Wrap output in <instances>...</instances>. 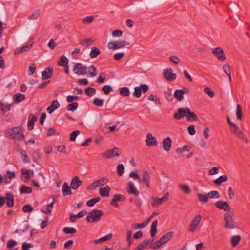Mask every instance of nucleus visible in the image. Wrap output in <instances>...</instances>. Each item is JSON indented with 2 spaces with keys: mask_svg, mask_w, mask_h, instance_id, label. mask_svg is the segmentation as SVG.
<instances>
[{
  "mask_svg": "<svg viewBox=\"0 0 250 250\" xmlns=\"http://www.w3.org/2000/svg\"><path fill=\"white\" fill-rule=\"evenodd\" d=\"M104 214V212L102 210L93 209L89 212L87 216L86 221L88 223L97 222L100 220Z\"/></svg>",
  "mask_w": 250,
  "mask_h": 250,
  "instance_id": "nucleus-1",
  "label": "nucleus"
},
{
  "mask_svg": "<svg viewBox=\"0 0 250 250\" xmlns=\"http://www.w3.org/2000/svg\"><path fill=\"white\" fill-rule=\"evenodd\" d=\"M157 225L158 221L157 220H154L151 225L150 231V234L151 236L150 238L148 239H145L142 242L146 247L148 245L152 243V242L154 240L156 235L157 232Z\"/></svg>",
  "mask_w": 250,
  "mask_h": 250,
  "instance_id": "nucleus-2",
  "label": "nucleus"
},
{
  "mask_svg": "<svg viewBox=\"0 0 250 250\" xmlns=\"http://www.w3.org/2000/svg\"><path fill=\"white\" fill-rule=\"evenodd\" d=\"M234 213L232 212H227L224 215L225 227L226 229H234L235 227L234 219Z\"/></svg>",
  "mask_w": 250,
  "mask_h": 250,
  "instance_id": "nucleus-3",
  "label": "nucleus"
},
{
  "mask_svg": "<svg viewBox=\"0 0 250 250\" xmlns=\"http://www.w3.org/2000/svg\"><path fill=\"white\" fill-rule=\"evenodd\" d=\"M11 138L18 140H22L25 136L22 132L21 126H15L11 129Z\"/></svg>",
  "mask_w": 250,
  "mask_h": 250,
  "instance_id": "nucleus-4",
  "label": "nucleus"
},
{
  "mask_svg": "<svg viewBox=\"0 0 250 250\" xmlns=\"http://www.w3.org/2000/svg\"><path fill=\"white\" fill-rule=\"evenodd\" d=\"M121 154V150L118 147H115L113 149H108L102 154L103 157L110 159L115 157L119 156Z\"/></svg>",
  "mask_w": 250,
  "mask_h": 250,
  "instance_id": "nucleus-5",
  "label": "nucleus"
},
{
  "mask_svg": "<svg viewBox=\"0 0 250 250\" xmlns=\"http://www.w3.org/2000/svg\"><path fill=\"white\" fill-rule=\"evenodd\" d=\"M149 87L147 85L145 84H140L139 86L135 87L133 95L136 98H140L141 96L142 93H146Z\"/></svg>",
  "mask_w": 250,
  "mask_h": 250,
  "instance_id": "nucleus-6",
  "label": "nucleus"
},
{
  "mask_svg": "<svg viewBox=\"0 0 250 250\" xmlns=\"http://www.w3.org/2000/svg\"><path fill=\"white\" fill-rule=\"evenodd\" d=\"M211 52L219 60L224 61L226 60V57L224 53L223 49L221 47H218L212 49Z\"/></svg>",
  "mask_w": 250,
  "mask_h": 250,
  "instance_id": "nucleus-7",
  "label": "nucleus"
},
{
  "mask_svg": "<svg viewBox=\"0 0 250 250\" xmlns=\"http://www.w3.org/2000/svg\"><path fill=\"white\" fill-rule=\"evenodd\" d=\"M168 193H166L162 198L151 197V199L153 201L151 205L153 207L155 208L161 205L163 202L167 200L168 198Z\"/></svg>",
  "mask_w": 250,
  "mask_h": 250,
  "instance_id": "nucleus-8",
  "label": "nucleus"
},
{
  "mask_svg": "<svg viewBox=\"0 0 250 250\" xmlns=\"http://www.w3.org/2000/svg\"><path fill=\"white\" fill-rule=\"evenodd\" d=\"M100 182H103L104 183L108 182V180L105 177H103L101 179L97 180L91 183L86 188L87 190H92L96 189L98 187H101L104 185V184H100Z\"/></svg>",
  "mask_w": 250,
  "mask_h": 250,
  "instance_id": "nucleus-9",
  "label": "nucleus"
},
{
  "mask_svg": "<svg viewBox=\"0 0 250 250\" xmlns=\"http://www.w3.org/2000/svg\"><path fill=\"white\" fill-rule=\"evenodd\" d=\"M145 142L146 146H148L155 147L158 144L156 138L154 137L150 132H149L146 134V138Z\"/></svg>",
  "mask_w": 250,
  "mask_h": 250,
  "instance_id": "nucleus-10",
  "label": "nucleus"
},
{
  "mask_svg": "<svg viewBox=\"0 0 250 250\" xmlns=\"http://www.w3.org/2000/svg\"><path fill=\"white\" fill-rule=\"evenodd\" d=\"M230 131L236 134V135L241 140L247 143V139L244 137L243 132L238 126H230Z\"/></svg>",
  "mask_w": 250,
  "mask_h": 250,
  "instance_id": "nucleus-11",
  "label": "nucleus"
},
{
  "mask_svg": "<svg viewBox=\"0 0 250 250\" xmlns=\"http://www.w3.org/2000/svg\"><path fill=\"white\" fill-rule=\"evenodd\" d=\"M201 215H198L192 220L188 229L189 232H194L195 231L197 227L201 222Z\"/></svg>",
  "mask_w": 250,
  "mask_h": 250,
  "instance_id": "nucleus-12",
  "label": "nucleus"
},
{
  "mask_svg": "<svg viewBox=\"0 0 250 250\" xmlns=\"http://www.w3.org/2000/svg\"><path fill=\"white\" fill-rule=\"evenodd\" d=\"M125 200V197L124 195L122 194H115L113 196V198L110 201V205L114 206L116 208H119L118 204V201H124Z\"/></svg>",
  "mask_w": 250,
  "mask_h": 250,
  "instance_id": "nucleus-13",
  "label": "nucleus"
},
{
  "mask_svg": "<svg viewBox=\"0 0 250 250\" xmlns=\"http://www.w3.org/2000/svg\"><path fill=\"white\" fill-rule=\"evenodd\" d=\"M215 205L216 208L220 209H222L227 211V212H230V207L226 201H218L215 203Z\"/></svg>",
  "mask_w": 250,
  "mask_h": 250,
  "instance_id": "nucleus-14",
  "label": "nucleus"
},
{
  "mask_svg": "<svg viewBox=\"0 0 250 250\" xmlns=\"http://www.w3.org/2000/svg\"><path fill=\"white\" fill-rule=\"evenodd\" d=\"M53 68L49 66L45 68V70L42 72V80H47L50 78L53 75Z\"/></svg>",
  "mask_w": 250,
  "mask_h": 250,
  "instance_id": "nucleus-15",
  "label": "nucleus"
},
{
  "mask_svg": "<svg viewBox=\"0 0 250 250\" xmlns=\"http://www.w3.org/2000/svg\"><path fill=\"white\" fill-rule=\"evenodd\" d=\"M82 184V182L79 179L78 176H75L72 179L70 186L72 189L77 190Z\"/></svg>",
  "mask_w": 250,
  "mask_h": 250,
  "instance_id": "nucleus-16",
  "label": "nucleus"
},
{
  "mask_svg": "<svg viewBox=\"0 0 250 250\" xmlns=\"http://www.w3.org/2000/svg\"><path fill=\"white\" fill-rule=\"evenodd\" d=\"M5 201H6V206L11 208L14 205V196L11 192H6L5 193Z\"/></svg>",
  "mask_w": 250,
  "mask_h": 250,
  "instance_id": "nucleus-17",
  "label": "nucleus"
},
{
  "mask_svg": "<svg viewBox=\"0 0 250 250\" xmlns=\"http://www.w3.org/2000/svg\"><path fill=\"white\" fill-rule=\"evenodd\" d=\"M127 191L129 194H133L136 196L139 194V191L136 189L134 184L131 182L127 183Z\"/></svg>",
  "mask_w": 250,
  "mask_h": 250,
  "instance_id": "nucleus-18",
  "label": "nucleus"
},
{
  "mask_svg": "<svg viewBox=\"0 0 250 250\" xmlns=\"http://www.w3.org/2000/svg\"><path fill=\"white\" fill-rule=\"evenodd\" d=\"M164 95L166 100L170 101L172 100V88L169 85L165 86L163 88Z\"/></svg>",
  "mask_w": 250,
  "mask_h": 250,
  "instance_id": "nucleus-19",
  "label": "nucleus"
},
{
  "mask_svg": "<svg viewBox=\"0 0 250 250\" xmlns=\"http://www.w3.org/2000/svg\"><path fill=\"white\" fill-rule=\"evenodd\" d=\"M60 106V104L57 100L52 101L51 105L47 108V111L49 114L52 113L56 109Z\"/></svg>",
  "mask_w": 250,
  "mask_h": 250,
  "instance_id": "nucleus-20",
  "label": "nucleus"
},
{
  "mask_svg": "<svg viewBox=\"0 0 250 250\" xmlns=\"http://www.w3.org/2000/svg\"><path fill=\"white\" fill-rule=\"evenodd\" d=\"M187 113H186V120L188 121H196L198 119L197 115L192 112L188 108L186 107Z\"/></svg>",
  "mask_w": 250,
  "mask_h": 250,
  "instance_id": "nucleus-21",
  "label": "nucleus"
},
{
  "mask_svg": "<svg viewBox=\"0 0 250 250\" xmlns=\"http://www.w3.org/2000/svg\"><path fill=\"white\" fill-rule=\"evenodd\" d=\"M178 112L174 114L173 117L176 120H180L184 117H186L187 110L185 108H180L178 109Z\"/></svg>",
  "mask_w": 250,
  "mask_h": 250,
  "instance_id": "nucleus-22",
  "label": "nucleus"
},
{
  "mask_svg": "<svg viewBox=\"0 0 250 250\" xmlns=\"http://www.w3.org/2000/svg\"><path fill=\"white\" fill-rule=\"evenodd\" d=\"M171 143L172 141L170 137H166L163 140V147L166 151L170 150L171 146Z\"/></svg>",
  "mask_w": 250,
  "mask_h": 250,
  "instance_id": "nucleus-23",
  "label": "nucleus"
},
{
  "mask_svg": "<svg viewBox=\"0 0 250 250\" xmlns=\"http://www.w3.org/2000/svg\"><path fill=\"white\" fill-rule=\"evenodd\" d=\"M142 182H143L147 188H150L149 181L150 177L147 170L144 171L142 175Z\"/></svg>",
  "mask_w": 250,
  "mask_h": 250,
  "instance_id": "nucleus-24",
  "label": "nucleus"
},
{
  "mask_svg": "<svg viewBox=\"0 0 250 250\" xmlns=\"http://www.w3.org/2000/svg\"><path fill=\"white\" fill-rule=\"evenodd\" d=\"M71 186L69 187L67 182H64L62 187V191L64 196L71 195L72 194Z\"/></svg>",
  "mask_w": 250,
  "mask_h": 250,
  "instance_id": "nucleus-25",
  "label": "nucleus"
},
{
  "mask_svg": "<svg viewBox=\"0 0 250 250\" xmlns=\"http://www.w3.org/2000/svg\"><path fill=\"white\" fill-rule=\"evenodd\" d=\"M111 191V188L109 186H106L104 188H101L99 190V193L102 197H108Z\"/></svg>",
  "mask_w": 250,
  "mask_h": 250,
  "instance_id": "nucleus-26",
  "label": "nucleus"
},
{
  "mask_svg": "<svg viewBox=\"0 0 250 250\" xmlns=\"http://www.w3.org/2000/svg\"><path fill=\"white\" fill-rule=\"evenodd\" d=\"M32 192V188L25 185H21L19 188V192L20 194H30Z\"/></svg>",
  "mask_w": 250,
  "mask_h": 250,
  "instance_id": "nucleus-27",
  "label": "nucleus"
},
{
  "mask_svg": "<svg viewBox=\"0 0 250 250\" xmlns=\"http://www.w3.org/2000/svg\"><path fill=\"white\" fill-rule=\"evenodd\" d=\"M13 99L14 103H19L25 99V96L22 93H16L14 95Z\"/></svg>",
  "mask_w": 250,
  "mask_h": 250,
  "instance_id": "nucleus-28",
  "label": "nucleus"
},
{
  "mask_svg": "<svg viewBox=\"0 0 250 250\" xmlns=\"http://www.w3.org/2000/svg\"><path fill=\"white\" fill-rule=\"evenodd\" d=\"M68 63V60L66 57L64 55H62L60 57L58 65L59 66L66 67L67 66Z\"/></svg>",
  "mask_w": 250,
  "mask_h": 250,
  "instance_id": "nucleus-29",
  "label": "nucleus"
},
{
  "mask_svg": "<svg viewBox=\"0 0 250 250\" xmlns=\"http://www.w3.org/2000/svg\"><path fill=\"white\" fill-rule=\"evenodd\" d=\"M55 203V201H54V199L53 200V201L50 203V204H49L48 205H47L46 206V209H44V207H43V208H41V211L45 214H48L49 215H50L51 214V210L52 209V208L53 207V205H54V204Z\"/></svg>",
  "mask_w": 250,
  "mask_h": 250,
  "instance_id": "nucleus-30",
  "label": "nucleus"
},
{
  "mask_svg": "<svg viewBox=\"0 0 250 250\" xmlns=\"http://www.w3.org/2000/svg\"><path fill=\"white\" fill-rule=\"evenodd\" d=\"M228 177L226 175H222L219 176L218 178L213 181V183L216 186H220L223 182L227 181Z\"/></svg>",
  "mask_w": 250,
  "mask_h": 250,
  "instance_id": "nucleus-31",
  "label": "nucleus"
},
{
  "mask_svg": "<svg viewBox=\"0 0 250 250\" xmlns=\"http://www.w3.org/2000/svg\"><path fill=\"white\" fill-rule=\"evenodd\" d=\"M172 238V231L168 232L163 235L160 239L163 244L169 241Z\"/></svg>",
  "mask_w": 250,
  "mask_h": 250,
  "instance_id": "nucleus-32",
  "label": "nucleus"
},
{
  "mask_svg": "<svg viewBox=\"0 0 250 250\" xmlns=\"http://www.w3.org/2000/svg\"><path fill=\"white\" fill-rule=\"evenodd\" d=\"M241 237L240 235L233 236L231 238V244L234 247H236L240 243Z\"/></svg>",
  "mask_w": 250,
  "mask_h": 250,
  "instance_id": "nucleus-33",
  "label": "nucleus"
},
{
  "mask_svg": "<svg viewBox=\"0 0 250 250\" xmlns=\"http://www.w3.org/2000/svg\"><path fill=\"white\" fill-rule=\"evenodd\" d=\"M184 91L181 89L176 90L174 93V96L179 101H181L184 98Z\"/></svg>",
  "mask_w": 250,
  "mask_h": 250,
  "instance_id": "nucleus-34",
  "label": "nucleus"
},
{
  "mask_svg": "<svg viewBox=\"0 0 250 250\" xmlns=\"http://www.w3.org/2000/svg\"><path fill=\"white\" fill-rule=\"evenodd\" d=\"M100 53L101 51L99 48L96 47H92L89 55L91 58H94L97 57Z\"/></svg>",
  "mask_w": 250,
  "mask_h": 250,
  "instance_id": "nucleus-35",
  "label": "nucleus"
},
{
  "mask_svg": "<svg viewBox=\"0 0 250 250\" xmlns=\"http://www.w3.org/2000/svg\"><path fill=\"white\" fill-rule=\"evenodd\" d=\"M164 78L168 81H172V69L168 68L164 70L163 72Z\"/></svg>",
  "mask_w": 250,
  "mask_h": 250,
  "instance_id": "nucleus-36",
  "label": "nucleus"
},
{
  "mask_svg": "<svg viewBox=\"0 0 250 250\" xmlns=\"http://www.w3.org/2000/svg\"><path fill=\"white\" fill-rule=\"evenodd\" d=\"M120 94L122 96L128 97L130 95V92L129 88L127 87H124L119 88V89Z\"/></svg>",
  "mask_w": 250,
  "mask_h": 250,
  "instance_id": "nucleus-37",
  "label": "nucleus"
},
{
  "mask_svg": "<svg viewBox=\"0 0 250 250\" xmlns=\"http://www.w3.org/2000/svg\"><path fill=\"white\" fill-rule=\"evenodd\" d=\"M33 43H34V42H32L31 43H30L29 44L26 45L24 46L21 47L20 49L18 50L17 51H15L14 52V54H19V53L28 51V50H29L31 48Z\"/></svg>",
  "mask_w": 250,
  "mask_h": 250,
  "instance_id": "nucleus-38",
  "label": "nucleus"
},
{
  "mask_svg": "<svg viewBox=\"0 0 250 250\" xmlns=\"http://www.w3.org/2000/svg\"><path fill=\"white\" fill-rule=\"evenodd\" d=\"M63 232L66 234L73 235L77 232L76 229L73 227H64L63 229Z\"/></svg>",
  "mask_w": 250,
  "mask_h": 250,
  "instance_id": "nucleus-39",
  "label": "nucleus"
},
{
  "mask_svg": "<svg viewBox=\"0 0 250 250\" xmlns=\"http://www.w3.org/2000/svg\"><path fill=\"white\" fill-rule=\"evenodd\" d=\"M116 41V46L115 47H117V49L120 48L121 47H124L126 45H129V42H126L125 40H117Z\"/></svg>",
  "mask_w": 250,
  "mask_h": 250,
  "instance_id": "nucleus-40",
  "label": "nucleus"
},
{
  "mask_svg": "<svg viewBox=\"0 0 250 250\" xmlns=\"http://www.w3.org/2000/svg\"><path fill=\"white\" fill-rule=\"evenodd\" d=\"M197 197L198 200L201 202L206 203L208 201L207 193H197Z\"/></svg>",
  "mask_w": 250,
  "mask_h": 250,
  "instance_id": "nucleus-41",
  "label": "nucleus"
},
{
  "mask_svg": "<svg viewBox=\"0 0 250 250\" xmlns=\"http://www.w3.org/2000/svg\"><path fill=\"white\" fill-rule=\"evenodd\" d=\"M11 105L7 104L5 105L0 101V110L3 113H5L10 110Z\"/></svg>",
  "mask_w": 250,
  "mask_h": 250,
  "instance_id": "nucleus-42",
  "label": "nucleus"
},
{
  "mask_svg": "<svg viewBox=\"0 0 250 250\" xmlns=\"http://www.w3.org/2000/svg\"><path fill=\"white\" fill-rule=\"evenodd\" d=\"M78 105L79 104L77 102H72L67 106V110L68 111L73 112L77 109Z\"/></svg>",
  "mask_w": 250,
  "mask_h": 250,
  "instance_id": "nucleus-43",
  "label": "nucleus"
},
{
  "mask_svg": "<svg viewBox=\"0 0 250 250\" xmlns=\"http://www.w3.org/2000/svg\"><path fill=\"white\" fill-rule=\"evenodd\" d=\"M20 154L21 155L22 161L25 163H28L30 162L28 156L26 154V151L25 150L20 149Z\"/></svg>",
  "mask_w": 250,
  "mask_h": 250,
  "instance_id": "nucleus-44",
  "label": "nucleus"
},
{
  "mask_svg": "<svg viewBox=\"0 0 250 250\" xmlns=\"http://www.w3.org/2000/svg\"><path fill=\"white\" fill-rule=\"evenodd\" d=\"M21 227L23 228L22 229H20V230L16 229L15 231V233H19L20 231L23 233V232H25L26 230H27L29 229V224L27 223V222L25 221V222H23V223L21 225Z\"/></svg>",
  "mask_w": 250,
  "mask_h": 250,
  "instance_id": "nucleus-45",
  "label": "nucleus"
},
{
  "mask_svg": "<svg viewBox=\"0 0 250 250\" xmlns=\"http://www.w3.org/2000/svg\"><path fill=\"white\" fill-rule=\"evenodd\" d=\"M236 117L238 120H241L242 118L243 112L242 107L240 104H237L236 106Z\"/></svg>",
  "mask_w": 250,
  "mask_h": 250,
  "instance_id": "nucleus-46",
  "label": "nucleus"
},
{
  "mask_svg": "<svg viewBox=\"0 0 250 250\" xmlns=\"http://www.w3.org/2000/svg\"><path fill=\"white\" fill-rule=\"evenodd\" d=\"M84 92L87 96L91 97L96 93V90L94 88L88 87L84 89Z\"/></svg>",
  "mask_w": 250,
  "mask_h": 250,
  "instance_id": "nucleus-47",
  "label": "nucleus"
},
{
  "mask_svg": "<svg viewBox=\"0 0 250 250\" xmlns=\"http://www.w3.org/2000/svg\"><path fill=\"white\" fill-rule=\"evenodd\" d=\"M179 188L181 190L187 194H189L191 192V190L188 185H180Z\"/></svg>",
  "mask_w": 250,
  "mask_h": 250,
  "instance_id": "nucleus-48",
  "label": "nucleus"
},
{
  "mask_svg": "<svg viewBox=\"0 0 250 250\" xmlns=\"http://www.w3.org/2000/svg\"><path fill=\"white\" fill-rule=\"evenodd\" d=\"M80 133V131L78 130L73 131L70 135V140L71 142H74L76 140V137Z\"/></svg>",
  "mask_w": 250,
  "mask_h": 250,
  "instance_id": "nucleus-49",
  "label": "nucleus"
},
{
  "mask_svg": "<svg viewBox=\"0 0 250 250\" xmlns=\"http://www.w3.org/2000/svg\"><path fill=\"white\" fill-rule=\"evenodd\" d=\"M191 149L189 146L185 145L183 148H177L176 150V152L179 154H182L184 151H189Z\"/></svg>",
  "mask_w": 250,
  "mask_h": 250,
  "instance_id": "nucleus-50",
  "label": "nucleus"
},
{
  "mask_svg": "<svg viewBox=\"0 0 250 250\" xmlns=\"http://www.w3.org/2000/svg\"><path fill=\"white\" fill-rule=\"evenodd\" d=\"M37 120V118L33 114H31L29 116L27 125H34L35 122Z\"/></svg>",
  "mask_w": 250,
  "mask_h": 250,
  "instance_id": "nucleus-51",
  "label": "nucleus"
},
{
  "mask_svg": "<svg viewBox=\"0 0 250 250\" xmlns=\"http://www.w3.org/2000/svg\"><path fill=\"white\" fill-rule=\"evenodd\" d=\"M34 210L33 207L30 204H26L22 207V210L24 212L29 213L33 211Z\"/></svg>",
  "mask_w": 250,
  "mask_h": 250,
  "instance_id": "nucleus-52",
  "label": "nucleus"
},
{
  "mask_svg": "<svg viewBox=\"0 0 250 250\" xmlns=\"http://www.w3.org/2000/svg\"><path fill=\"white\" fill-rule=\"evenodd\" d=\"M82 64L80 63H76L73 66V71L77 75L82 71Z\"/></svg>",
  "mask_w": 250,
  "mask_h": 250,
  "instance_id": "nucleus-53",
  "label": "nucleus"
},
{
  "mask_svg": "<svg viewBox=\"0 0 250 250\" xmlns=\"http://www.w3.org/2000/svg\"><path fill=\"white\" fill-rule=\"evenodd\" d=\"M93 104L98 106V107H101L104 104V101L102 99H101L98 98H95L93 100Z\"/></svg>",
  "mask_w": 250,
  "mask_h": 250,
  "instance_id": "nucleus-54",
  "label": "nucleus"
},
{
  "mask_svg": "<svg viewBox=\"0 0 250 250\" xmlns=\"http://www.w3.org/2000/svg\"><path fill=\"white\" fill-rule=\"evenodd\" d=\"M124 166L122 164H119L117 167V174L119 176H121L124 173Z\"/></svg>",
  "mask_w": 250,
  "mask_h": 250,
  "instance_id": "nucleus-55",
  "label": "nucleus"
},
{
  "mask_svg": "<svg viewBox=\"0 0 250 250\" xmlns=\"http://www.w3.org/2000/svg\"><path fill=\"white\" fill-rule=\"evenodd\" d=\"M102 90L106 95L108 94L110 92L113 91V88L110 85H104L102 88Z\"/></svg>",
  "mask_w": 250,
  "mask_h": 250,
  "instance_id": "nucleus-56",
  "label": "nucleus"
},
{
  "mask_svg": "<svg viewBox=\"0 0 250 250\" xmlns=\"http://www.w3.org/2000/svg\"><path fill=\"white\" fill-rule=\"evenodd\" d=\"M208 198H218L219 197V193L217 191H212L207 193Z\"/></svg>",
  "mask_w": 250,
  "mask_h": 250,
  "instance_id": "nucleus-57",
  "label": "nucleus"
},
{
  "mask_svg": "<svg viewBox=\"0 0 250 250\" xmlns=\"http://www.w3.org/2000/svg\"><path fill=\"white\" fill-rule=\"evenodd\" d=\"M93 40L91 38H87L81 41V44L83 46H84L85 43L87 46H90L92 44Z\"/></svg>",
  "mask_w": 250,
  "mask_h": 250,
  "instance_id": "nucleus-58",
  "label": "nucleus"
},
{
  "mask_svg": "<svg viewBox=\"0 0 250 250\" xmlns=\"http://www.w3.org/2000/svg\"><path fill=\"white\" fill-rule=\"evenodd\" d=\"M162 245V242L161 241L160 239H159V240L155 241L152 246H150V248L152 249H158L160 248Z\"/></svg>",
  "mask_w": 250,
  "mask_h": 250,
  "instance_id": "nucleus-59",
  "label": "nucleus"
},
{
  "mask_svg": "<svg viewBox=\"0 0 250 250\" xmlns=\"http://www.w3.org/2000/svg\"><path fill=\"white\" fill-rule=\"evenodd\" d=\"M89 75L91 77H95L97 74L96 68L93 65H91L89 67Z\"/></svg>",
  "mask_w": 250,
  "mask_h": 250,
  "instance_id": "nucleus-60",
  "label": "nucleus"
},
{
  "mask_svg": "<svg viewBox=\"0 0 250 250\" xmlns=\"http://www.w3.org/2000/svg\"><path fill=\"white\" fill-rule=\"evenodd\" d=\"M105 79V74L104 73H100L99 76L96 80L97 83H103Z\"/></svg>",
  "mask_w": 250,
  "mask_h": 250,
  "instance_id": "nucleus-61",
  "label": "nucleus"
},
{
  "mask_svg": "<svg viewBox=\"0 0 250 250\" xmlns=\"http://www.w3.org/2000/svg\"><path fill=\"white\" fill-rule=\"evenodd\" d=\"M40 152L39 149L35 150L33 153V160L34 162H36L40 158Z\"/></svg>",
  "mask_w": 250,
  "mask_h": 250,
  "instance_id": "nucleus-62",
  "label": "nucleus"
},
{
  "mask_svg": "<svg viewBox=\"0 0 250 250\" xmlns=\"http://www.w3.org/2000/svg\"><path fill=\"white\" fill-rule=\"evenodd\" d=\"M94 19L93 16H88L86 17L83 18L82 21L84 23H90L92 22Z\"/></svg>",
  "mask_w": 250,
  "mask_h": 250,
  "instance_id": "nucleus-63",
  "label": "nucleus"
},
{
  "mask_svg": "<svg viewBox=\"0 0 250 250\" xmlns=\"http://www.w3.org/2000/svg\"><path fill=\"white\" fill-rule=\"evenodd\" d=\"M204 91L211 98L213 97L215 95L214 92L212 91L210 88L208 87H206L204 89Z\"/></svg>",
  "mask_w": 250,
  "mask_h": 250,
  "instance_id": "nucleus-64",
  "label": "nucleus"
}]
</instances>
